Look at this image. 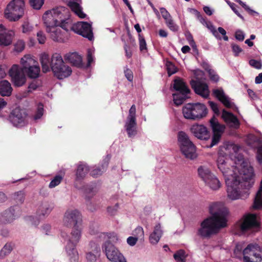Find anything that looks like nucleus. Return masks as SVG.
<instances>
[{
	"label": "nucleus",
	"mask_w": 262,
	"mask_h": 262,
	"mask_svg": "<svg viewBox=\"0 0 262 262\" xmlns=\"http://www.w3.org/2000/svg\"><path fill=\"white\" fill-rule=\"evenodd\" d=\"M13 250L12 244L10 243H6L0 250V259H4L9 255Z\"/></svg>",
	"instance_id": "79ce46f5"
},
{
	"label": "nucleus",
	"mask_w": 262,
	"mask_h": 262,
	"mask_svg": "<svg viewBox=\"0 0 262 262\" xmlns=\"http://www.w3.org/2000/svg\"><path fill=\"white\" fill-rule=\"evenodd\" d=\"M94 51L93 49H89L88 51V55H87V60H88V64L87 66H91V64L94 63L95 61V57H94Z\"/></svg>",
	"instance_id": "603ef678"
},
{
	"label": "nucleus",
	"mask_w": 262,
	"mask_h": 262,
	"mask_svg": "<svg viewBox=\"0 0 262 262\" xmlns=\"http://www.w3.org/2000/svg\"><path fill=\"white\" fill-rule=\"evenodd\" d=\"M14 35L13 30H8L3 25H0V45H10L12 42Z\"/></svg>",
	"instance_id": "4be33fe9"
},
{
	"label": "nucleus",
	"mask_w": 262,
	"mask_h": 262,
	"mask_svg": "<svg viewBox=\"0 0 262 262\" xmlns=\"http://www.w3.org/2000/svg\"><path fill=\"white\" fill-rule=\"evenodd\" d=\"M208 73L211 80L214 82H217L219 80V77L214 71L211 69H208Z\"/></svg>",
	"instance_id": "052dcab7"
},
{
	"label": "nucleus",
	"mask_w": 262,
	"mask_h": 262,
	"mask_svg": "<svg viewBox=\"0 0 262 262\" xmlns=\"http://www.w3.org/2000/svg\"><path fill=\"white\" fill-rule=\"evenodd\" d=\"M259 227L257 216L254 214H247L239 221V227L242 231L252 230L256 231Z\"/></svg>",
	"instance_id": "a211bd4d"
},
{
	"label": "nucleus",
	"mask_w": 262,
	"mask_h": 262,
	"mask_svg": "<svg viewBox=\"0 0 262 262\" xmlns=\"http://www.w3.org/2000/svg\"><path fill=\"white\" fill-rule=\"evenodd\" d=\"M209 212L211 215L201 222L198 230V234L203 238L210 237L227 226L228 210L222 203H210Z\"/></svg>",
	"instance_id": "f03ea898"
},
{
	"label": "nucleus",
	"mask_w": 262,
	"mask_h": 262,
	"mask_svg": "<svg viewBox=\"0 0 262 262\" xmlns=\"http://www.w3.org/2000/svg\"><path fill=\"white\" fill-rule=\"evenodd\" d=\"M173 86V89L177 91V93L173 94V102L177 106L181 105L187 98V95L189 93L190 90L180 78L174 80Z\"/></svg>",
	"instance_id": "f8f14e48"
},
{
	"label": "nucleus",
	"mask_w": 262,
	"mask_h": 262,
	"mask_svg": "<svg viewBox=\"0 0 262 262\" xmlns=\"http://www.w3.org/2000/svg\"><path fill=\"white\" fill-rule=\"evenodd\" d=\"M62 179L63 178L61 176H56L50 183L49 187L51 188L56 187L60 183Z\"/></svg>",
	"instance_id": "8fccbe9b"
},
{
	"label": "nucleus",
	"mask_w": 262,
	"mask_h": 262,
	"mask_svg": "<svg viewBox=\"0 0 262 262\" xmlns=\"http://www.w3.org/2000/svg\"><path fill=\"white\" fill-rule=\"evenodd\" d=\"M13 89L11 83L6 80L0 81V95L2 96H9L11 95Z\"/></svg>",
	"instance_id": "f704fd0d"
},
{
	"label": "nucleus",
	"mask_w": 262,
	"mask_h": 262,
	"mask_svg": "<svg viewBox=\"0 0 262 262\" xmlns=\"http://www.w3.org/2000/svg\"><path fill=\"white\" fill-rule=\"evenodd\" d=\"M231 47L232 51L234 53L235 56H238L239 54L242 51L241 48L236 44L232 43L231 45Z\"/></svg>",
	"instance_id": "69168bd1"
},
{
	"label": "nucleus",
	"mask_w": 262,
	"mask_h": 262,
	"mask_svg": "<svg viewBox=\"0 0 262 262\" xmlns=\"http://www.w3.org/2000/svg\"><path fill=\"white\" fill-rule=\"evenodd\" d=\"M178 141L180 151L186 158L193 160L197 158L196 147L185 132L179 133Z\"/></svg>",
	"instance_id": "423d86ee"
},
{
	"label": "nucleus",
	"mask_w": 262,
	"mask_h": 262,
	"mask_svg": "<svg viewBox=\"0 0 262 262\" xmlns=\"http://www.w3.org/2000/svg\"><path fill=\"white\" fill-rule=\"evenodd\" d=\"M205 184L210 189L213 190L219 189L221 186V183L219 179L213 174L209 179L205 182Z\"/></svg>",
	"instance_id": "ea45409f"
},
{
	"label": "nucleus",
	"mask_w": 262,
	"mask_h": 262,
	"mask_svg": "<svg viewBox=\"0 0 262 262\" xmlns=\"http://www.w3.org/2000/svg\"><path fill=\"white\" fill-rule=\"evenodd\" d=\"M8 73L15 86H21L26 83L27 67H11Z\"/></svg>",
	"instance_id": "4468645a"
},
{
	"label": "nucleus",
	"mask_w": 262,
	"mask_h": 262,
	"mask_svg": "<svg viewBox=\"0 0 262 262\" xmlns=\"http://www.w3.org/2000/svg\"><path fill=\"white\" fill-rule=\"evenodd\" d=\"M210 123L213 132V136L212 138L211 143L208 147H212L219 142L225 126L220 124L217 120L214 117L210 120Z\"/></svg>",
	"instance_id": "6ab92c4d"
},
{
	"label": "nucleus",
	"mask_w": 262,
	"mask_h": 262,
	"mask_svg": "<svg viewBox=\"0 0 262 262\" xmlns=\"http://www.w3.org/2000/svg\"><path fill=\"white\" fill-rule=\"evenodd\" d=\"M54 207L53 203L48 201L41 202L37 209V214L39 216H48Z\"/></svg>",
	"instance_id": "a878e982"
},
{
	"label": "nucleus",
	"mask_w": 262,
	"mask_h": 262,
	"mask_svg": "<svg viewBox=\"0 0 262 262\" xmlns=\"http://www.w3.org/2000/svg\"><path fill=\"white\" fill-rule=\"evenodd\" d=\"M24 0H13L8 5L5 11V17L10 21H16L24 13Z\"/></svg>",
	"instance_id": "6e6552de"
},
{
	"label": "nucleus",
	"mask_w": 262,
	"mask_h": 262,
	"mask_svg": "<svg viewBox=\"0 0 262 262\" xmlns=\"http://www.w3.org/2000/svg\"><path fill=\"white\" fill-rule=\"evenodd\" d=\"M239 149V147L232 142L225 143L219 153L216 162L219 157L223 156L231 169L239 172L246 180L251 179L253 175V169L248 162L245 161L243 156L238 153Z\"/></svg>",
	"instance_id": "7ed1b4c3"
},
{
	"label": "nucleus",
	"mask_w": 262,
	"mask_h": 262,
	"mask_svg": "<svg viewBox=\"0 0 262 262\" xmlns=\"http://www.w3.org/2000/svg\"><path fill=\"white\" fill-rule=\"evenodd\" d=\"M81 232L82 228L80 226L73 227L70 235L64 233L61 234L62 237H66L67 238L66 250L70 257V262H78V255L76 247L80 240Z\"/></svg>",
	"instance_id": "39448f33"
},
{
	"label": "nucleus",
	"mask_w": 262,
	"mask_h": 262,
	"mask_svg": "<svg viewBox=\"0 0 262 262\" xmlns=\"http://www.w3.org/2000/svg\"><path fill=\"white\" fill-rule=\"evenodd\" d=\"M70 25L65 29L66 31L72 30L74 32L82 35L83 37L88 38L91 40L93 38L92 24L84 21H79L72 24V20L69 17Z\"/></svg>",
	"instance_id": "9d476101"
},
{
	"label": "nucleus",
	"mask_w": 262,
	"mask_h": 262,
	"mask_svg": "<svg viewBox=\"0 0 262 262\" xmlns=\"http://www.w3.org/2000/svg\"><path fill=\"white\" fill-rule=\"evenodd\" d=\"M39 72V67H27V74L31 78L38 77Z\"/></svg>",
	"instance_id": "37998d69"
},
{
	"label": "nucleus",
	"mask_w": 262,
	"mask_h": 262,
	"mask_svg": "<svg viewBox=\"0 0 262 262\" xmlns=\"http://www.w3.org/2000/svg\"><path fill=\"white\" fill-rule=\"evenodd\" d=\"M89 171V169L88 166L86 164L80 163L78 165L76 171V179L75 182V186L77 188H81L78 186L77 182L79 181L83 180L88 173Z\"/></svg>",
	"instance_id": "cd10ccee"
},
{
	"label": "nucleus",
	"mask_w": 262,
	"mask_h": 262,
	"mask_svg": "<svg viewBox=\"0 0 262 262\" xmlns=\"http://www.w3.org/2000/svg\"><path fill=\"white\" fill-rule=\"evenodd\" d=\"M217 167L222 173L227 186V196L231 200L242 199L241 189L250 187L254 183V174L251 179H245L239 172L231 169L225 158L220 156L217 160Z\"/></svg>",
	"instance_id": "f257e3e1"
},
{
	"label": "nucleus",
	"mask_w": 262,
	"mask_h": 262,
	"mask_svg": "<svg viewBox=\"0 0 262 262\" xmlns=\"http://www.w3.org/2000/svg\"><path fill=\"white\" fill-rule=\"evenodd\" d=\"M213 95L216 97L226 107L230 108L233 103L229 98L226 96L222 89H217L213 90Z\"/></svg>",
	"instance_id": "7c9ffc66"
},
{
	"label": "nucleus",
	"mask_w": 262,
	"mask_h": 262,
	"mask_svg": "<svg viewBox=\"0 0 262 262\" xmlns=\"http://www.w3.org/2000/svg\"><path fill=\"white\" fill-rule=\"evenodd\" d=\"M55 76L59 79H63L69 76L72 72L70 67H51Z\"/></svg>",
	"instance_id": "393cba45"
},
{
	"label": "nucleus",
	"mask_w": 262,
	"mask_h": 262,
	"mask_svg": "<svg viewBox=\"0 0 262 262\" xmlns=\"http://www.w3.org/2000/svg\"><path fill=\"white\" fill-rule=\"evenodd\" d=\"M66 63H69L72 66H81L82 57L76 52L68 53L64 56Z\"/></svg>",
	"instance_id": "2f4dec72"
},
{
	"label": "nucleus",
	"mask_w": 262,
	"mask_h": 262,
	"mask_svg": "<svg viewBox=\"0 0 262 262\" xmlns=\"http://www.w3.org/2000/svg\"><path fill=\"white\" fill-rule=\"evenodd\" d=\"M136 113V106L133 104L129 110V114L125 123V128L129 138H133L137 134Z\"/></svg>",
	"instance_id": "dca6fc26"
},
{
	"label": "nucleus",
	"mask_w": 262,
	"mask_h": 262,
	"mask_svg": "<svg viewBox=\"0 0 262 262\" xmlns=\"http://www.w3.org/2000/svg\"><path fill=\"white\" fill-rule=\"evenodd\" d=\"M69 7L72 11L81 18L86 16V14L82 11V8L80 5L81 0H66Z\"/></svg>",
	"instance_id": "c756f323"
},
{
	"label": "nucleus",
	"mask_w": 262,
	"mask_h": 262,
	"mask_svg": "<svg viewBox=\"0 0 262 262\" xmlns=\"http://www.w3.org/2000/svg\"><path fill=\"white\" fill-rule=\"evenodd\" d=\"M110 158V156L109 155H107L106 158L105 159H104L103 163L101 165V167L95 168L92 169L90 172V174L92 177L95 178H97L101 176L104 172V171L106 170Z\"/></svg>",
	"instance_id": "72a5a7b5"
},
{
	"label": "nucleus",
	"mask_w": 262,
	"mask_h": 262,
	"mask_svg": "<svg viewBox=\"0 0 262 262\" xmlns=\"http://www.w3.org/2000/svg\"><path fill=\"white\" fill-rule=\"evenodd\" d=\"M31 6L35 9H40L44 3V0H29Z\"/></svg>",
	"instance_id": "3c124183"
},
{
	"label": "nucleus",
	"mask_w": 262,
	"mask_h": 262,
	"mask_svg": "<svg viewBox=\"0 0 262 262\" xmlns=\"http://www.w3.org/2000/svg\"><path fill=\"white\" fill-rule=\"evenodd\" d=\"M138 240L134 236H129L127 238V243L130 246H134Z\"/></svg>",
	"instance_id": "774afa93"
},
{
	"label": "nucleus",
	"mask_w": 262,
	"mask_h": 262,
	"mask_svg": "<svg viewBox=\"0 0 262 262\" xmlns=\"http://www.w3.org/2000/svg\"><path fill=\"white\" fill-rule=\"evenodd\" d=\"M25 48V42L23 40L17 41L14 45V51L17 52H21Z\"/></svg>",
	"instance_id": "6e6d98bb"
},
{
	"label": "nucleus",
	"mask_w": 262,
	"mask_h": 262,
	"mask_svg": "<svg viewBox=\"0 0 262 262\" xmlns=\"http://www.w3.org/2000/svg\"><path fill=\"white\" fill-rule=\"evenodd\" d=\"M21 66H37L36 59L30 54L25 55L20 60Z\"/></svg>",
	"instance_id": "58836bf2"
},
{
	"label": "nucleus",
	"mask_w": 262,
	"mask_h": 262,
	"mask_svg": "<svg viewBox=\"0 0 262 262\" xmlns=\"http://www.w3.org/2000/svg\"><path fill=\"white\" fill-rule=\"evenodd\" d=\"M37 38L40 44H43L46 40V37L41 31H39L37 33Z\"/></svg>",
	"instance_id": "e2e57ef3"
},
{
	"label": "nucleus",
	"mask_w": 262,
	"mask_h": 262,
	"mask_svg": "<svg viewBox=\"0 0 262 262\" xmlns=\"http://www.w3.org/2000/svg\"><path fill=\"white\" fill-rule=\"evenodd\" d=\"M107 259L111 262H127L123 255L109 241H105L102 246Z\"/></svg>",
	"instance_id": "ddd939ff"
},
{
	"label": "nucleus",
	"mask_w": 262,
	"mask_h": 262,
	"mask_svg": "<svg viewBox=\"0 0 262 262\" xmlns=\"http://www.w3.org/2000/svg\"><path fill=\"white\" fill-rule=\"evenodd\" d=\"M194 75L196 80L192 79L190 81L192 88L195 93L204 98H207L210 93L208 86L201 80L203 78V72L200 70L195 71Z\"/></svg>",
	"instance_id": "9b49d317"
},
{
	"label": "nucleus",
	"mask_w": 262,
	"mask_h": 262,
	"mask_svg": "<svg viewBox=\"0 0 262 262\" xmlns=\"http://www.w3.org/2000/svg\"><path fill=\"white\" fill-rule=\"evenodd\" d=\"M125 76L129 81H132L133 80V72L128 69H126L124 70Z\"/></svg>",
	"instance_id": "338daca9"
},
{
	"label": "nucleus",
	"mask_w": 262,
	"mask_h": 262,
	"mask_svg": "<svg viewBox=\"0 0 262 262\" xmlns=\"http://www.w3.org/2000/svg\"><path fill=\"white\" fill-rule=\"evenodd\" d=\"M100 248L99 246L93 242L90 243V251L86 254V259L90 262H94L99 256Z\"/></svg>",
	"instance_id": "bb28decb"
},
{
	"label": "nucleus",
	"mask_w": 262,
	"mask_h": 262,
	"mask_svg": "<svg viewBox=\"0 0 262 262\" xmlns=\"http://www.w3.org/2000/svg\"><path fill=\"white\" fill-rule=\"evenodd\" d=\"M64 61L61 55L58 53H54L51 56L50 66H63Z\"/></svg>",
	"instance_id": "a19ab883"
},
{
	"label": "nucleus",
	"mask_w": 262,
	"mask_h": 262,
	"mask_svg": "<svg viewBox=\"0 0 262 262\" xmlns=\"http://www.w3.org/2000/svg\"><path fill=\"white\" fill-rule=\"evenodd\" d=\"M133 235L138 241H143L144 238V232L142 227H137L133 232Z\"/></svg>",
	"instance_id": "de8ad7c7"
},
{
	"label": "nucleus",
	"mask_w": 262,
	"mask_h": 262,
	"mask_svg": "<svg viewBox=\"0 0 262 262\" xmlns=\"http://www.w3.org/2000/svg\"><path fill=\"white\" fill-rule=\"evenodd\" d=\"M236 2L238 3L249 14L253 15L254 14H258V13L250 9L245 3L242 2L241 0H235Z\"/></svg>",
	"instance_id": "13d9d810"
},
{
	"label": "nucleus",
	"mask_w": 262,
	"mask_h": 262,
	"mask_svg": "<svg viewBox=\"0 0 262 262\" xmlns=\"http://www.w3.org/2000/svg\"><path fill=\"white\" fill-rule=\"evenodd\" d=\"M86 197L90 200L98 191V188L95 184L87 185L82 188Z\"/></svg>",
	"instance_id": "4c0bfd02"
},
{
	"label": "nucleus",
	"mask_w": 262,
	"mask_h": 262,
	"mask_svg": "<svg viewBox=\"0 0 262 262\" xmlns=\"http://www.w3.org/2000/svg\"><path fill=\"white\" fill-rule=\"evenodd\" d=\"M118 208L119 206L118 204H116L113 206H109L107 209V212L110 215H114L117 213Z\"/></svg>",
	"instance_id": "bf43d9fd"
},
{
	"label": "nucleus",
	"mask_w": 262,
	"mask_h": 262,
	"mask_svg": "<svg viewBox=\"0 0 262 262\" xmlns=\"http://www.w3.org/2000/svg\"><path fill=\"white\" fill-rule=\"evenodd\" d=\"M98 237L101 241L105 240L106 241H109L116 243L119 241V237L116 233H106L104 232L99 233Z\"/></svg>",
	"instance_id": "e433bc0d"
},
{
	"label": "nucleus",
	"mask_w": 262,
	"mask_h": 262,
	"mask_svg": "<svg viewBox=\"0 0 262 262\" xmlns=\"http://www.w3.org/2000/svg\"><path fill=\"white\" fill-rule=\"evenodd\" d=\"M81 214L77 209H68L64 215L63 219V225L68 227L81 226Z\"/></svg>",
	"instance_id": "f3484780"
},
{
	"label": "nucleus",
	"mask_w": 262,
	"mask_h": 262,
	"mask_svg": "<svg viewBox=\"0 0 262 262\" xmlns=\"http://www.w3.org/2000/svg\"><path fill=\"white\" fill-rule=\"evenodd\" d=\"M39 61L41 66H50L51 57L48 54L45 52L41 53L39 56Z\"/></svg>",
	"instance_id": "a18cd8bd"
},
{
	"label": "nucleus",
	"mask_w": 262,
	"mask_h": 262,
	"mask_svg": "<svg viewBox=\"0 0 262 262\" xmlns=\"http://www.w3.org/2000/svg\"><path fill=\"white\" fill-rule=\"evenodd\" d=\"M70 13L68 8L58 7L47 11L42 16L43 24L46 30L55 26L60 25L62 29H68L69 26V17Z\"/></svg>",
	"instance_id": "20e7f679"
},
{
	"label": "nucleus",
	"mask_w": 262,
	"mask_h": 262,
	"mask_svg": "<svg viewBox=\"0 0 262 262\" xmlns=\"http://www.w3.org/2000/svg\"><path fill=\"white\" fill-rule=\"evenodd\" d=\"M167 26L173 32H176L179 29V26L174 22L172 17L165 21Z\"/></svg>",
	"instance_id": "09e8293b"
},
{
	"label": "nucleus",
	"mask_w": 262,
	"mask_h": 262,
	"mask_svg": "<svg viewBox=\"0 0 262 262\" xmlns=\"http://www.w3.org/2000/svg\"><path fill=\"white\" fill-rule=\"evenodd\" d=\"M198 171L200 177L205 183L213 175L209 169L206 166H200L199 167Z\"/></svg>",
	"instance_id": "c9c22d12"
},
{
	"label": "nucleus",
	"mask_w": 262,
	"mask_h": 262,
	"mask_svg": "<svg viewBox=\"0 0 262 262\" xmlns=\"http://www.w3.org/2000/svg\"><path fill=\"white\" fill-rule=\"evenodd\" d=\"M245 36V34L244 32L241 30H237L235 33V37L236 39L240 41L244 40Z\"/></svg>",
	"instance_id": "680f3d73"
},
{
	"label": "nucleus",
	"mask_w": 262,
	"mask_h": 262,
	"mask_svg": "<svg viewBox=\"0 0 262 262\" xmlns=\"http://www.w3.org/2000/svg\"><path fill=\"white\" fill-rule=\"evenodd\" d=\"M140 50L143 53L147 52L146 43L144 38L139 34Z\"/></svg>",
	"instance_id": "864d4df0"
},
{
	"label": "nucleus",
	"mask_w": 262,
	"mask_h": 262,
	"mask_svg": "<svg viewBox=\"0 0 262 262\" xmlns=\"http://www.w3.org/2000/svg\"><path fill=\"white\" fill-rule=\"evenodd\" d=\"M13 200L17 204H21L24 203L25 198V193L20 190L16 192L13 194Z\"/></svg>",
	"instance_id": "c03bdc74"
},
{
	"label": "nucleus",
	"mask_w": 262,
	"mask_h": 262,
	"mask_svg": "<svg viewBox=\"0 0 262 262\" xmlns=\"http://www.w3.org/2000/svg\"><path fill=\"white\" fill-rule=\"evenodd\" d=\"M186 254L183 250L177 251L173 255V257L176 262H186Z\"/></svg>",
	"instance_id": "49530a36"
},
{
	"label": "nucleus",
	"mask_w": 262,
	"mask_h": 262,
	"mask_svg": "<svg viewBox=\"0 0 262 262\" xmlns=\"http://www.w3.org/2000/svg\"><path fill=\"white\" fill-rule=\"evenodd\" d=\"M188 11L191 14L195 15L197 19L200 21V23L205 26L212 33L213 35L217 38L220 39L221 38L220 37L218 32L215 30V28L212 25V24L209 21H207L205 18L203 17L200 13L196 9L193 8H188Z\"/></svg>",
	"instance_id": "412c9836"
},
{
	"label": "nucleus",
	"mask_w": 262,
	"mask_h": 262,
	"mask_svg": "<svg viewBox=\"0 0 262 262\" xmlns=\"http://www.w3.org/2000/svg\"><path fill=\"white\" fill-rule=\"evenodd\" d=\"M242 254L244 262H262V247L258 244H249Z\"/></svg>",
	"instance_id": "1a4fd4ad"
},
{
	"label": "nucleus",
	"mask_w": 262,
	"mask_h": 262,
	"mask_svg": "<svg viewBox=\"0 0 262 262\" xmlns=\"http://www.w3.org/2000/svg\"><path fill=\"white\" fill-rule=\"evenodd\" d=\"M162 233L161 225L160 223H158L155 226L153 232L149 236L150 243L153 245L157 244L162 236Z\"/></svg>",
	"instance_id": "473e14b6"
},
{
	"label": "nucleus",
	"mask_w": 262,
	"mask_h": 262,
	"mask_svg": "<svg viewBox=\"0 0 262 262\" xmlns=\"http://www.w3.org/2000/svg\"><path fill=\"white\" fill-rule=\"evenodd\" d=\"M43 105L42 104H39L38 106L37 112L34 116V119L38 120L40 119L43 115Z\"/></svg>",
	"instance_id": "4d7b16f0"
},
{
	"label": "nucleus",
	"mask_w": 262,
	"mask_h": 262,
	"mask_svg": "<svg viewBox=\"0 0 262 262\" xmlns=\"http://www.w3.org/2000/svg\"><path fill=\"white\" fill-rule=\"evenodd\" d=\"M18 208L12 206L5 210L0 214V224H7L12 223L18 217Z\"/></svg>",
	"instance_id": "aec40b11"
},
{
	"label": "nucleus",
	"mask_w": 262,
	"mask_h": 262,
	"mask_svg": "<svg viewBox=\"0 0 262 262\" xmlns=\"http://www.w3.org/2000/svg\"><path fill=\"white\" fill-rule=\"evenodd\" d=\"M190 130L199 139L206 140L209 138V133L203 125L195 124L191 127Z\"/></svg>",
	"instance_id": "5701e85b"
},
{
	"label": "nucleus",
	"mask_w": 262,
	"mask_h": 262,
	"mask_svg": "<svg viewBox=\"0 0 262 262\" xmlns=\"http://www.w3.org/2000/svg\"><path fill=\"white\" fill-rule=\"evenodd\" d=\"M8 120L15 127H23L28 123V114L26 110L16 107L10 113Z\"/></svg>",
	"instance_id": "2eb2a0df"
},
{
	"label": "nucleus",
	"mask_w": 262,
	"mask_h": 262,
	"mask_svg": "<svg viewBox=\"0 0 262 262\" xmlns=\"http://www.w3.org/2000/svg\"><path fill=\"white\" fill-rule=\"evenodd\" d=\"M60 25H56L47 29V32L50 34L51 38L55 41L62 42L63 40V35Z\"/></svg>",
	"instance_id": "c85d7f7f"
},
{
	"label": "nucleus",
	"mask_w": 262,
	"mask_h": 262,
	"mask_svg": "<svg viewBox=\"0 0 262 262\" xmlns=\"http://www.w3.org/2000/svg\"><path fill=\"white\" fill-rule=\"evenodd\" d=\"M222 117L230 127L234 129H237L239 127L240 125L239 120L232 113L223 110Z\"/></svg>",
	"instance_id": "b1692460"
},
{
	"label": "nucleus",
	"mask_w": 262,
	"mask_h": 262,
	"mask_svg": "<svg viewBox=\"0 0 262 262\" xmlns=\"http://www.w3.org/2000/svg\"><path fill=\"white\" fill-rule=\"evenodd\" d=\"M33 27L28 22H25L22 25V32L25 34H29L33 30Z\"/></svg>",
	"instance_id": "5fc2aeb1"
},
{
	"label": "nucleus",
	"mask_w": 262,
	"mask_h": 262,
	"mask_svg": "<svg viewBox=\"0 0 262 262\" xmlns=\"http://www.w3.org/2000/svg\"><path fill=\"white\" fill-rule=\"evenodd\" d=\"M160 10L163 18L165 19V21L172 17L171 15L165 8H161Z\"/></svg>",
	"instance_id": "0e129e2a"
},
{
	"label": "nucleus",
	"mask_w": 262,
	"mask_h": 262,
	"mask_svg": "<svg viewBox=\"0 0 262 262\" xmlns=\"http://www.w3.org/2000/svg\"><path fill=\"white\" fill-rule=\"evenodd\" d=\"M182 112L186 119L195 120L205 117L207 114V109L201 103H188L183 106Z\"/></svg>",
	"instance_id": "0eeeda50"
}]
</instances>
